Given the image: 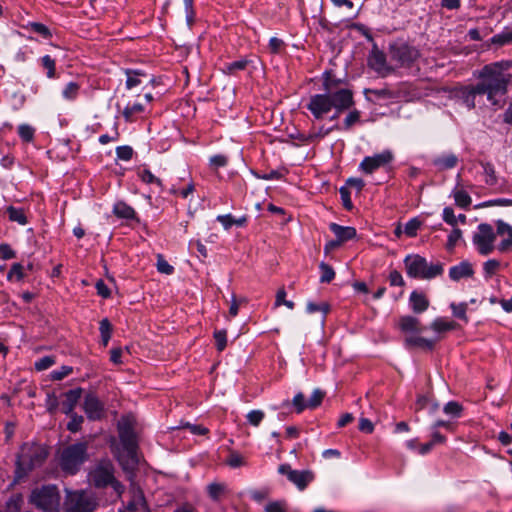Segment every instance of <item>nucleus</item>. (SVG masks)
<instances>
[{"label": "nucleus", "mask_w": 512, "mask_h": 512, "mask_svg": "<svg viewBox=\"0 0 512 512\" xmlns=\"http://www.w3.org/2000/svg\"><path fill=\"white\" fill-rule=\"evenodd\" d=\"M226 463L232 468H238L245 465V458L237 452H231Z\"/></svg>", "instance_id": "8fccbe9b"}, {"label": "nucleus", "mask_w": 512, "mask_h": 512, "mask_svg": "<svg viewBox=\"0 0 512 512\" xmlns=\"http://www.w3.org/2000/svg\"><path fill=\"white\" fill-rule=\"evenodd\" d=\"M88 460V443L76 442L64 447L60 453L59 465L65 473L74 475Z\"/></svg>", "instance_id": "39448f33"}, {"label": "nucleus", "mask_w": 512, "mask_h": 512, "mask_svg": "<svg viewBox=\"0 0 512 512\" xmlns=\"http://www.w3.org/2000/svg\"><path fill=\"white\" fill-rule=\"evenodd\" d=\"M392 159L393 155L390 151H384L373 156H367L361 161L359 169L366 174H371L380 167L389 164Z\"/></svg>", "instance_id": "ddd939ff"}, {"label": "nucleus", "mask_w": 512, "mask_h": 512, "mask_svg": "<svg viewBox=\"0 0 512 512\" xmlns=\"http://www.w3.org/2000/svg\"><path fill=\"white\" fill-rule=\"evenodd\" d=\"M35 129L28 124H21L18 127V135L25 142H31L34 138Z\"/></svg>", "instance_id": "37998d69"}, {"label": "nucleus", "mask_w": 512, "mask_h": 512, "mask_svg": "<svg viewBox=\"0 0 512 512\" xmlns=\"http://www.w3.org/2000/svg\"><path fill=\"white\" fill-rule=\"evenodd\" d=\"M455 327V322L446 321L443 318H437L431 323V329L437 333L453 330Z\"/></svg>", "instance_id": "7c9ffc66"}, {"label": "nucleus", "mask_w": 512, "mask_h": 512, "mask_svg": "<svg viewBox=\"0 0 512 512\" xmlns=\"http://www.w3.org/2000/svg\"><path fill=\"white\" fill-rule=\"evenodd\" d=\"M144 111V107L140 103H134L133 105H128L123 110V117L127 122H132L134 120V115L142 113Z\"/></svg>", "instance_id": "58836bf2"}, {"label": "nucleus", "mask_w": 512, "mask_h": 512, "mask_svg": "<svg viewBox=\"0 0 512 512\" xmlns=\"http://www.w3.org/2000/svg\"><path fill=\"white\" fill-rule=\"evenodd\" d=\"M209 163L213 169H218L227 165L228 158L222 154L214 155L210 157Z\"/></svg>", "instance_id": "e2e57ef3"}, {"label": "nucleus", "mask_w": 512, "mask_h": 512, "mask_svg": "<svg viewBox=\"0 0 512 512\" xmlns=\"http://www.w3.org/2000/svg\"><path fill=\"white\" fill-rule=\"evenodd\" d=\"M454 198L455 205L462 209H467L471 205L472 199L468 192L459 184L454 187L451 192Z\"/></svg>", "instance_id": "4be33fe9"}, {"label": "nucleus", "mask_w": 512, "mask_h": 512, "mask_svg": "<svg viewBox=\"0 0 512 512\" xmlns=\"http://www.w3.org/2000/svg\"><path fill=\"white\" fill-rule=\"evenodd\" d=\"M216 347L219 351H223L227 345L226 331H216L214 333Z\"/></svg>", "instance_id": "69168bd1"}, {"label": "nucleus", "mask_w": 512, "mask_h": 512, "mask_svg": "<svg viewBox=\"0 0 512 512\" xmlns=\"http://www.w3.org/2000/svg\"><path fill=\"white\" fill-rule=\"evenodd\" d=\"M55 359L52 356H44L35 362L34 366L37 371H43L54 365Z\"/></svg>", "instance_id": "13d9d810"}, {"label": "nucleus", "mask_w": 512, "mask_h": 512, "mask_svg": "<svg viewBox=\"0 0 512 512\" xmlns=\"http://www.w3.org/2000/svg\"><path fill=\"white\" fill-rule=\"evenodd\" d=\"M126 75H127L126 87L128 89H132V88L140 85L141 80L139 77L141 75H143L141 72L135 71V70H127Z\"/></svg>", "instance_id": "c03bdc74"}, {"label": "nucleus", "mask_w": 512, "mask_h": 512, "mask_svg": "<svg viewBox=\"0 0 512 512\" xmlns=\"http://www.w3.org/2000/svg\"><path fill=\"white\" fill-rule=\"evenodd\" d=\"M368 65L381 76H387L393 72V68L386 62V55L376 45L369 54Z\"/></svg>", "instance_id": "4468645a"}, {"label": "nucleus", "mask_w": 512, "mask_h": 512, "mask_svg": "<svg viewBox=\"0 0 512 512\" xmlns=\"http://www.w3.org/2000/svg\"><path fill=\"white\" fill-rule=\"evenodd\" d=\"M495 239L493 227L488 223H481L477 227V232L473 234L472 242L481 255H488L495 249Z\"/></svg>", "instance_id": "9b49d317"}, {"label": "nucleus", "mask_w": 512, "mask_h": 512, "mask_svg": "<svg viewBox=\"0 0 512 512\" xmlns=\"http://www.w3.org/2000/svg\"><path fill=\"white\" fill-rule=\"evenodd\" d=\"M8 214V218L12 222H17L20 225H26L28 223V219L25 215V212L22 208H16L14 206H8L6 209Z\"/></svg>", "instance_id": "cd10ccee"}, {"label": "nucleus", "mask_w": 512, "mask_h": 512, "mask_svg": "<svg viewBox=\"0 0 512 512\" xmlns=\"http://www.w3.org/2000/svg\"><path fill=\"white\" fill-rule=\"evenodd\" d=\"M322 78L323 90L328 94H332L334 96L335 93L340 91H351L348 88H342L341 85L344 83V80L336 78L331 71H325Z\"/></svg>", "instance_id": "2eb2a0df"}, {"label": "nucleus", "mask_w": 512, "mask_h": 512, "mask_svg": "<svg viewBox=\"0 0 512 512\" xmlns=\"http://www.w3.org/2000/svg\"><path fill=\"white\" fill-rule=\"evenodd\" d=\"M80 85L76 82H69L62 91V95L66 100L73 101L77 98Z\"/></svg>", "instance_id": "4c0bfd02"}, {"label": "nucleus", "mask_w": 512, "mask_h": 512, "mask_svg": "<svg viewBox=\"0 0 512 512\" xmlns=\"http://www.w3.org/2000/svg\"><path fill=\"white\" fill-rule=\"evenodd\" d=\"M14 277L17 281H20L24 278L23 266L20 263H14L8 272L7 279L9 281H11Z\"/></svg>", "instance_id": "6e6d98bb"}, {"label": "nucleus", "mask_w": 512, "mask_h": 512, "mask_svg": "<svg viewBox=\"0 0 512 512\" xmlns=\"http://www.w3.org/2000/svg\"><path fill=\"white\" fill-rule=\"evenodd\" d=\"M146 501L144 494L141 490L134 492L133 499L127 504V509L131 512L137 511L139 508H144Z\"/></svg>", "instance_id": "2f4dec72"}, {"label": "nucleus", "mask_w": 512, "mask_h": 512, "mask_svg": "<svg viewBox=\"0 0 512 512\" xmlns=\"http://www.w3.org/2000/svg\"><path fill=\"white\" fill-rule=\"evenodd\" d=\"M353 105V92L340 91L335 93L334 96L326 92L312 95L306 107L316 119H322L333 108L338 112H344Z\"/></svg>", "instance_id": "7ed1b4c3"}, {"label": "nucleus", "mask_w": 512, "mask_h": 512, "mask_svg": "<svg viewBox=\"0 0 512 512\" xmlns=\"http://www.w3.org/2000/svg\"><path fill=\"white\" fill-rule=\"evenodd\" d=\"M319 268L321 271L320 282L329 283L334 279L335 272L330 265H328L324 262H321L319 265Z\"/></svg>", "instance_id": "79ce46f5"}, {"label": "nucleus", "mask_w": 512, "mask_h": 512, "mask_svg": "<svg viewBox=\"0 0 512 512\" xmlns=\"http://www.w3.org/2000/svg\"><path fill=\"white\" fill-rule=\"evenodd\" d=\"M83 410L87 418L91 421L100 420L105 415L104 404L94 393L86 394L83 402Z\"/></svg>", "instance_id": "f8f14e48"}, {"label": "nucleus", "mask_w": 512, "mask_h": 512, "mask_svg": "<svg viewBox=\"0 0 512 512\" xmlns=\"http://www.w3.org/2000/svg\"><path fill=\"white\" fill-rule=\"evenodd\" d=\"M48 449L37 443H24L17 455L14 483L25 478L32 470L44 464Z\"/></svg>", "instance_id": "20e7f679"}, {"label": "nucleus", "mask_w": 512, "mask_h": 512, "mask_svg": "<svg viewBox=\"0 0 512 512\" xmlns=\"http://www.w3.org/2000/svg\"><path fill=\"white\" fill-rule=\"evenodd\" d=\"M96 508L95 499L82 490L69 493L64 503V512H94Z\"/></svg>", "instance_id": "9d476101"}, {"label": "nucleus", "mask_w": 512, "mask_h": 512, "mask_svg": "<svg viewBox=\"0 0 512 512\" xmlns=\"http://www.w3.org/2000/svg\"><path fill=\"white\" fill-rule=\"evenodd\" d=\"M29 503L44 512L56 510L60 503V493L56 485L48 484L34 488Z\"/></svg>", "instance_id": "6e6552de"}, {"label": "nucleus", "mask_w": 512, "mask_h": 512, "mask_svg": "<svg viewBox=\"0 0 512 512\" xmlns=\"http://www.w3.org/2000/svg\"><path fill=\"white\" fill-rule=\"evenodd\" d=\"M409 302L411 305V309L414 313L420 314L426 311L429 307V300L426 296L418 291H413L410 294Z\"/></svg>", "instance_id": "412c9836"}, {"label": "nucleus", "mask_w": 512, "mask_h": 512, "mask_svg": "<svg viewBox=\"0 0 512 512\" xmlns=\"http://www.w3.org/2000/svg\"><path fill=\"white\" fill-rule=\"evenodd\" d=\"M330 310V306L326 302H322L320 304L314 303V302H308L306 306V311L308 313H315V312H321L323 314L321 325L323 326L325 323V317L328 314Z\"/></svg>", "instance_id": "c756f323"}, {"label": "nucleus", "mask_w": 512, "mask_h": 512, "mask_svg": "<svg viewBox=\"0 0 512 512\" xmlns=\"http://www.w3.org/2000/svg\"><path fill=\"white\" fill-rule=\"evenodd\" d=\"M70 416V421L67 423V429L72 432L76 433L81 430L82 424L84 422V418L81 415H78L76 413L68 414Z\"/></svg>", "instance_id": "ea45409f"}, {"label": "nucleus", "mask_w": 512, "mask_h": 512, "mask_svg": "<svg viewBox=\"0 0 512 512\" xmlns=\"http://www.w3.org/2000/svg\"><path fill=\"white\" fill-rule=\"evenodd\" d=\"M329 229L342 243L354 239L357 235L356 229L351 226H341L337 223H330Z\"/></svg>", "instance_id": "6ab92c4d"}, {"label": "nucleus", "mask_w": 512, "mask_h": 512, "mask_svg": "<svg viewBox=\"0 0 512 512\" xmlns=\"http://www.w3.org/2000/svg\"><path fill=\"white\" fill-rule=\"evenodd\" d=\"M443 411L452 418H459L463 412V407L459 402L450 401L445 404Z\"/></svg>", "instance_id": "e433bc0d"}, {"label": "nucleus", "mask_w": 512, "mask_h": 512, "mask_svg": "<svg viewBox=\"0 0 512 512\" xmlns=\"http://www.w3.org/2000/svg\"><path fill=\"white\" fill-rule=\"evenodd\" d=\"M248 65V60L240 59L230 63H226L223 67V72L226 74H235L237 71L244 70Z\"/></svg>", "instance_id": "c9c22d12"}, {"label": "nucleus", "mask_w": 512, "mask_h": 512, "mask_svg": "<svg viewBox=\"0 0 512 512\" xmlns=\"http://www.w3.org/2000/svg\"><path fill=\"white\" fill-rule=\"evenodd\" d=\"M115 468L113 463L108 459L100 460L90 471L89 478L94 487L103 489L111 486L117 495H121L125 487L115 478Z\"/></svg>", "instance_id": "423d86ee"}, {"label": "nucleus", "mask_w": 512, "mask_h": 512, "mask_svg": "<svg viewBox=\"0 0 512 512\" xmlns=\"http://www.w3.org/2000/svg\"><path fill=\"white\" fill-rule=\"evenodd\" d=\"M116 155L118 159L129 161L133 156V149L128 145L119 146L116 148Z\"/></svg>", "instance_id": "4d7b16f0"}, {"label": "nucleus", "mask_w": 512, "mask_h": 512, "mask_svg": "<svg viewBox=\"0 0 512 512\" xmlns=\"http://www.w3.org/2000/svg\"><path fill=\"white\" fill-rule=\"evenodd\" d=\"M29 28L32 32L41 35L45 39L51 37L50 30L46 25L42 23L32 22L29 24Z\"/></svg>", "instance_id": "09e8293b"}, {"label": "nucleus", "mask_w": 512, "mask_h": 512, "mask_svg": "<svg viewBox=\"0 0 512 512\" xmlns=\"http://www.w3.org/2000/svg\"><path fill=\"white\" fill-rule=\"evenodd\" d=\"M325 393L320 389H315L307 401L309 409L317 408L323 401Z\"/></svg>", "instance_id": "de8ad7c7"}, {"label": "nucleus", "mask_w": 512, "mask_h": 512, "mask_svg": "<svg viewBox=\"0 0 512 512\" xmlns=\"http://www.w3.org/2000/svg\"><path fill=\"white\" fill-rule=\"evenodd\" d=\"M436 340L427 339L421 336H408L405 338V346L408 349H422L425 351H432L434 349Z\"/></svg>", "instance_id": "dca6fc26"}, {"label": "nucleus", "mask_w": 512, "mask_h": 512, "mask_svg": "<svg viewBox=\"0 0 512 512\" xmlns=\"http://www.w3.org/2000/svg\"><path fill=\"white\" fill-rule=\"evenodd\" d=\"M511 67L512 61L510 60H502L485 65L479 74L482 80L476 84V92L479 95L486 94L487 99L492 104H496L495 97L498 95L503 96L507 93L512 76L505 74L504 71L509 70Z\"/></svg>", "instance_id": "f03ea898"}, {"label": "nucleus", "mask_w": 512, "mask_h": 512, "mask_svg": "<svg viewBox=\"0 0 512 512\" xmlns=\"http://www.w3.org/2000/svg\"><path fill=\"white\" fill-rule=\"evenodd\" d=\"M41 63L44 69L47 70L48 78H55L56 76V63L50 55H45L41 58Z\"/></svg>", "instance_id": "a19ab883"}, {"label": "nucleus", "mask_w": 512, "mask_h": 512, "mask_svg": "<svg viewBox=\"0 0 512 512\" xmlns=\"http://www.w3.org/2000/svg\"><path fill=\"white\" fill-rule=\"evenodd\" d=\"M264 412L261 410H252L247 414L248 422L253 426H258L264 419Z\"/></svg>", "instance_id": "680f3d73"}, {"label": "nucleus", "mask_w": 512, "mask_h": 512, "mask_svg": "<svg viewBox=\"0 0 512 512\" xmlns=\"http://www.w3.org/2000/svg\"><path fill=\"white\" fill-rule=\"evenodd\" d=\"M226 486L222 483L213 482L207 485L206 491L209 496V498L214 501L218 502L220 501L221 497L225 493Z\"/></svg>", "instance_id": "bb28decb"}, {"label": "nucleus", "mask_w": 512, "mask_h": 512, "mask_svg": "<svg viewBox=\"0 0 512 512\" xmlns=\"http://www.w3.org/2000/svg\"><path fill=\"white\" fill-rule=\"evenodd\" d=\"M406 273L411 278L433 279L443 273L442 263H428L427 260L418 255H407L404 259Z\"/></svg>", "instance_id": "0eeeda50"}, {"label": "nucleus", "mask_w": 512, "mask_h": 512, "mask_svg": "<svg viewBox=\"0 0 512 512\" xmlns=\"http://www.w3.org/2000/svg\"><path fill=\"white\" fill-rule=\"evenodd\" d=\"M135 428V417L131 414L123 415L117 423L120 445L112 447V452L123 471L130 475L138 468L140 461Z\"/></svg>", "instance_id": "f257e3e1"}, {"label": "nucleus", "mask_w": 512, "mask_h": 512, "mask_svg": "<svg viewBox=\"0 0 512 512\" xmlns=\"http://www.w3.org/2000/svg\"><path fill=\"white\" fill-rule=\"evenodd\" d=\"M462 238V231L459 228H454L448 236L446 248L452 251L457 242Z\"/></svg>", "instance_id": "3c124183"}, {"label": "nucleus", "mask_w": 512, "mask_h": 512, "mask_svg": "<svg viewBox=\"0 0 512 512\" xmlns=\"http://www.w3.org/2000/svg\"><path fill=\"white\" fill-rule=\"evenodd\" d=\"M285 503L282 501L269 502L265 506V512H284Z\"/></svg>", "instance_id": "774afa93"}, {"label": "nucleus", "mask_w": 512, "mask_h": 512, "mask_svg": "<svg viewBox=\"0 0 512 512\" xmlns=\"http://www.w3.org/2000/svg\"><path fill=\"white\" fill-rule=\"evenodd\" d=\"M458 157L453 154H444L433 159V165L439 170L444 171L454 168L458 164Z\"/></svg>", "instance_id": "5701e85b"}, {"label": "nucleus", "mask_w": 512, "mask_h": 512, "mask_svg": "<svg viewBox=\"0 0 512 512\" xmlns=\"http://www.w3.org/2000/svg\"><path fill=\"white\" fill-rule=\"evenodd\" d=\"M500 267V262L496 259H489L484 263L483 269L486 278H490Z\"/></svg>", "instance_id": "603ef678"}, {"label": "nucleus", "mask_w": 512, "mask_h": 512, "mask_svg": "<svg viewBox=\"0 0 512 512\" xmlns=\"http://www.w3.org/2000/svg\"><path fill=\"white\" fill-rule=\"evenodd\" d=\"M114 214L123 219H134L136 217L135 210L124 202H117L113 208Z\"/></svg>", "instance_id": "a878e982"}, {"label": "nucleus", "mask_w": 512, "mask_h": 512, "mask_svg": "<svg viewBox=\"0 0 512 512\" xmlns=\"http://www.w3.org/2000/svg\"><path fill=\"white\" fill-rule=\"evenodd\" d=\"M82 392V388H76L65 393V401H63L62 408L66 415L74 413V408L80 400Z\"/></svg>", "instance_id": "f3484780"}, {"label": "nucleus", "mask_w": 512, "mask_h": 512, "mask_svg": "<svg viewBox=\"0 0 512 512\" xmlns=\"http://www.w3.org/2000/svg\"><path fill=\"white\" fill-rule=\"evenodd\" d=\"M139 177L141 178V180L147 184H152V183H156L158 185L161 184V181L160 179H158L157 177H155L150 170H147V169H144L142 170L141 172H139Z\"/></svg>", "instance_id": "338daca9"}, {"label": "nucleus", "mask_w": 512, "mask_h": 512, "mask_svg": "<svg viewBox=\"0 0 512 512\" xmlns=\"http://www.w3.org/2000/svg\"><path fill=\"white\" fill-rule=\"evenodd\" d=\"M339 193H340V197H341V200H342L343 207L346 210H348V211L352 210L353 209V203L351 201L350 191H349L348 187L342 186L339 189Z\"/></svg>", "instance_id": "5fc2aeb1"}, {"label": "nucleus", "mask_w": 512, "mask_h": 512, "mask_svg": "<svg viewBox=\"0 0 512 512\" xmlns=\"http://www.w3.org/2000/svg\"><path fill=\"white\" fill-rule=\"evenodd\" d=\"M493 44L500 46L512 43V27H506L501 33L494 35L491 38Z\"/></svg>", "instance_id": "c85d7f7f"}, {"label": "nucleus", "mask_w": 512, "mask_h": 512, "mask_svg": "<svg viewBox=\"0 0 512 512\" xmlns=\"http://www.w3.org/2000/svg\"><path fill=\"white\" fill-rule=\"evenodd\" d=\"M474 274L472 265L468 261L453 266L449 270V277L453 281H459L462 278L471 277Z\"/></svg>", "instance_id": "a211bd4d"}, {"label": "nucleus", "mask_w": 512, "mask_h": 512, "mask_svg": "<svg viewBox=\"0 0 512 512\" xmlns=\"http://www.w3.org/2000/svg\"><path fill=\"white\" fill-rule=\"evenodd\" d=\"M480 165L483 168V172L486 176V184L490 186L495 185L497 183V176L494 165L490 162H480Z\"/></svg>", "instance_id": "72a5a7b5"}, {"label": "nucleus", "mask_w": 512, "mask_h": 512, "mask_svg": "<svg viewBox=\"0 0 512 512\" xmlns=\"http://www.w3.org/2000/svg\"><path fill=\"white\" fill-rule=\"evenodd\" d=\"M73 369L71 366H62L58 370H54L50 374V378L53 381H59L72 373Z\"/></svg>", "instance_id": "864d4df0"}, {"label": "nucleus", "mask_w": 512, "mask_h": 512, "mask_svg": "<svg viewBox=\"0 0 512 512\" xmlns=\"http://www.w3.org/2000/svg\"><path fill=\"white\" fill-rule=\"evenodd\" d=\"M293 405L295 406L297 413H301L303 410L308 408V403L305 401L303 393L299 392L294 396Z\"/></svg>", "instance_id": "0e129e2a"}, {"label": "nucleus", "mask_w": 512, "mask_h": 512, "mask_svg": "<svg viewBox=\"0 0 512 512\" xmlns=\"http://www.w3.org/2000/svg\"><path fill=\"white\" fill-rule=\"evenodd\" d=\"M451 309L453 311V315L459 319L464 320L465 322L468 321V318L466 316V310H467V304L466 303H460L458 305L452 303Z\"/></svg>", "instance_id": "bf43d9fd"}, {"label": "nucleus", "mask_w": 512, "mask_h": 512, "mask_svg": "<svg viewBox=\"0 0 512 512\" xmlns=\"http://www.w3.org/2000/svg\"><path fill=\"white\" fill-rule=\"evenodd\" d=\"M99 330L102 343L104 346H107L112 334V325L107 318H104L100 321Z\"/></svg>", "instance_id": "f704fd0d"}, {"label": "nucleus", "mask_w": 512, "mask_h": 512, "mask_svg": "<svg viewBox=\"0 0 512 512\" xmlns=\"http://www.w3.org/2000/svg\"><path fill=\"white\" fill-rule=\"evenodd\" d=\"M313 479V473L308 470H296L295 472H290L289 475V481L294 483L300 490H304Z\"/></svg>", "instance_id": "aec40b11"}, {"label": "nucleus", "mask_w": 512, "mask_h": 512, "mask_svg": "<svg viewBox=\"0 0 512 512\" xmlns=\"http://www.w3.org/2000/svg\"><path fill=\"white\" fill-rule=\"evenodd\" d=\"M420 226L421 221H419L417 218H412L405 224L404 233L408 237H415Z\"/></svg>", "instance_id": "49530a36"}, {"label": "nucleus", "mask_w": 512, "mask_h": 512, "mask_svg": "<svg viewBox=\"0 0 512 512\" xmlns=\"http://www.w3.org/2000/svg\"><path fill=\"white\" fill-rule=\"evenodd\" d=\"M399 327L403 332H422V327L419 319L413 316H403L399 320Z\"/></svg>", "instance_id": "b1692460"}, {"label": "nucleus", "mask_w": 512, "mask_h": 512, "mask_svg": "<svg viewBox=\"0 0 512 512\" xmlns=\"http://www.w3.org/2000/svg\"><path fill=\"white\" fill-rule=\"evenodd\" d=\"M476 95H479L478 92H476V85L466 87L462 91V99L468 109H473L475 107Z\"/></svg>", "instance_id": "473e14b6"}, {"label": "nucleus", "mask_w": 512, "mask_h": 512, "mask_svg": "<svg viewBox=\"0 0 512 512\" xmlns=\"http://www.w3.org/2000/svg\"><path fill=\"white\" fill-rule=\"evenodd\" d=\"M360 111L354 109L350 111L344 119L343 129L350 130V128L360 121Z\"/></svg>", "instance_id": "a18cd8bd"}, {"label": "nucleus", "mask_w": 512, "mask_h": 512, "mask_svg": "<svg viewBox=\"0 0 512 512\" xmlns=\"http://www.w3.org/2000/svg\"><path fill=\"white\" fill-rule=\"evenodd\" d=\"M443 220L450 226L456 228L457 218L454 214V210L451 207H445L442 213Z\"/></svg>", "instance_id": "052dcab7"}, {"label": "nucleus", "mask_w": 512, "mask_h": 512, "mask_svg": "<svg viewBox=\"0 0 512 512\" xmlns=\"http://www.w3.org/2000/svg\"><path fill=\"white\" fill-rule=\"evenodd\" d=\"M365 96L367 100L369 101H376L380 99H393L395 97V94L387 89V88H381V89H366L365 90Z\"/></svg>", "instance_id": "393cba45"}, {"label": "nucleus", "mask_w": 512, "mask_h": 512, "mask_svg": "<svg viewBox=\"0 0 512 512\" xmlns=\"http://www.w3.org/2000/svg\"><path fill=\"white\" fill-rule=\"evenodd\" d=\"M391 61L396 62L397 67H410L420 56L417 48L405 42H395L389 47Z\"/></svg>", "instance_id": "1a4fd4ad"}]
</instances>
